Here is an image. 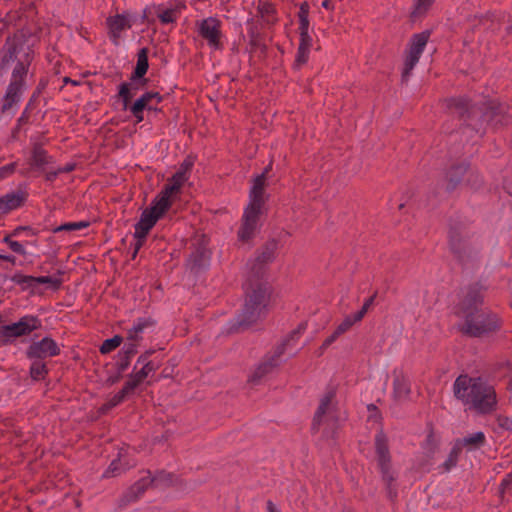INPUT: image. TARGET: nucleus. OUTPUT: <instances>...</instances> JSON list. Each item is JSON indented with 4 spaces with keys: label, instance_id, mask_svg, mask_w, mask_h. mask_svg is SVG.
Segmentation results:
<instances>
[{
    "label": "nucleus",
    "instance_id": "nucleus-59",
    "mask_svg": "<svg viewBox=\"0 0 512 512\" xmlns=\"http://www.w3.org/2000/svg\"><path fill=\"white\" fill-rule=\"evenodd\" d=\"M496 420L501 428L512 431V417L499 415Z\"/></svg>",
    "mask_w": 512,
    "mask_h": 512
},
{
    "label": "nucleus",
    "instance_id": "nucleus-22",
    "mask_svg": "<svg viewBox=\"0 0 512 512\" xmlns=\"http://www.w3.org/2000/svg\"><path fill=\"white\" fill-rule=\"evenodd\" d=\"M455 443L461 450L465 448L468 452L476 451L486 445V436L484 432L478 431L457 439Z\"/></svg>",
    "mask_w": 512,
    "mask_h": 512
},
{
    "label": "nucleus",
    "instance_id": "nucleus-47",
    "mask_svg": "<svg viewBox=\"0 0 512 512\" xmlns=\"http://www.w3.org/2000/svg\"><path fill=\"white\" fill-rule=\"evenodd\" d=\"M435 0H417L414 10L411 13L412 18L421 17L426 14Z\"/></svg>",
    "mask_w": 512,
    "mask_h": 512
},
{
    "label": "nucleus",
    "instance_id": "nucleus-14",
    "mask_svg": "<svg viewBox=\"0 0 512 512\" xmlns=\"http://www.w3.org/2000/svg\"><path fill=\"white\" fill-rule=\"evenodd\" d=\"M11 343L19 337L28 336L33 331L42 328V320L37 315L26 314L19 318L18 321L7 324Z\"/></svg>",
    "mask_w": 512,
    "mask_h": 512
},
{
    "label": "nucleus",
    "instance_id": "nucleus-33",
    "mask_svg": "<svg viewBox=\"0 0 512 512\" xmlns=\"http://www.w3.org/2000/svg\"><path fill=\"white\" fill-rule=\"evenodd\" d=\"M130 467L131 466L128 463L122 462L120 455H119L118 458L114 459L110 463L108 468L103 473L102 477L103 478H111V477L119 476L122 473H124L125 471H127L128 469H130Z\"/></svg>",
    "mask_w": 512,
    "mask_h": 512
},
{
    "label": "nucleus",
    "instance_id": "nucleus-17",
    "mask_svg": "<svg viewBox=\"0 0 512 512\" xmlns=\"http://www.w3.org/2000/svg\"><path fill=\"white\" fill-rule=\"evenodd\" d=\"M336 398V388L329 387L323 397L320 399L319 406L314 414L312 421V429L314 431H318L320 425L322 424L323 417L328 413V411L333 406V401Z\"/></svg>",
    "mask_w": 512,
    "mask_h": 512
},
{
    "label": "nucleus",
    "instance_id": "nucleus-15",
    "mask_svg": "<svg viewBox=\"0 0 512 512\" xmlns=\"http://www.w3.org/2000/svg\"><path fill=\"white\" fill-rule=\"evenodd\" d=\"M24 43L21 41H18L16 39H10L9 37L6 39L5 45L1 51L2 55L0 58V76H3L7 70L10 63L16 61L18 62V59L21 58L24 54V52L27 51V49H23ZM27 46L26 48H28Z\"/></svg>",
    "mask_w": 512,
    "mask_h": 512
},
{
    "label": "nucleus",
    "instance_id": "nucleus-12",
    "mask_svg": "<svg viewBox=\"0 0 512 512\" xmlns=\"http://www.w3.org/2000/svg\"><path fill=\"white\" fill-rule=\"evenodd\" d=\"M54 162V157L49 155L47 150L43 148V145L39 142H35L32 145L30 156L26 160L27 167L20 169L19 174L22 177H27L32 173H44L46 167L54 164Z\"/></svg>",
    "mask_w": 512,
    "mask_h": 512
},
{
    "label": "nucleus",
    "instance_id": "nucleus-29",
    "mask_svg": "<svg viewBox=\"0 0 512 512\" xmlns=\"http://www.w3.org/2000/svg\"><path fill=\"white\" fill-rule=\"evenodd\" d=\"M277 363L275 362L274 357L269 358L266 361L261 362L252 375L249 377L248 381L253 384H258L260 380L270 373L275 367Z\"/></svg>",
    "mask_w": 512,
    "mask_h": 512
},
{
    "label": "nucleus",
    "instance_id": "nucleus-50",
    "mask_svg": "<svg viewBox=\"0 0 512 512\" xmlns=\"http://www.w3.org/2000/svg\"><path fill=\"white\" fill-rule=\"evenodd\" d=\"M117 362L115 363L116 371L120 373H124L128 367L130 366L131 359L128 356L121 355L120 353L117 354Z\"/></svg>",
    "mask_w": 512,
    "mask_h": 512
},
{
    "label": "nucleus",
    "instance_id": "nucleus-21",
    "mask_svg": "<svg viewBox=\"0 0 512 512\" xmlns=\"http://www.w3.org/2000/svg\"><path fill=\"white\" fill-rule=\"evenodd\" d=\"M179 192L180 188L168 181L152 202L159 206L161 212H167L172 205L171 197Z\"/></svg>",
    "mask_w": 512,
    "mask_h": 512
},
{
    "label": "nucleus",
    "instance_id": "nucleus-42",
    "mask_svg": "<svg viewBox=\"0 0 512 512\" xmlns=\"http://www.w3.org/2000/svg\"><path fill=\"white\" fill-rule=\"evenodd\" d=\"M89 226H90L89 221L67 222V223L61 224L60 226L53 228L52 231H53V233H59L62 231L71 232V231L85 229Z\"/></svg>",
    "mask_w": 512,
    "mask_h": 512
},
{
    "label": "nucleus",
    "instance_id": "nucleus-31",
    "mask_svg": "<svg viewBox=\"0 0 512 512\" xmlns=\"http://www.w3.org/2000/svg\"><path fill=\"white\" fill-rule=\"evenodd\" d=\"M250 265V277L248 279L249 286L247 288L251 289V285L255 286L257 283H263L261 279L264 277L266 272V265L258 262L257 260H252L249 262Z\"/></svg>",
    "mask_w": 512,
    "mask_h": 512
},
{
    "label": "nucleus",
    "instance_id": "nucleus-63",
    "mask_svg": "<svg viewBox=\"0 0 512 512\" xmlns=\"http://www.w3.org/2000/svg\"><path fill=\"white\" fill-rule=\"evenodd\" d=\"M309 11H310L309 3L307 1L302 2L299 6V11H298V15H297L298 19L309 18Z\"/></svg>",
    "mask_w": 512,
    "mask_h": 512
},
{
    "label": "nucleus",
    "instance_id": "nucleus-55",
    "mask_svg": "<svg viewBox=\"0 0 512 512\" xmlns=\"http://www.w3.org/2000/svg\"><path fill=\"white\" fill-rule=\"evenodd\" d=\"M17 165V162H12L0 167V180L12 175L16 171Z\"/></svg>",
    "mask_w": 512,
    "mask_h": 512
},
{
    "label": "nucleus",
    "instance_id": "nucleus-32",
    "mask_svg": "<svg viewBox=\"0 0 512 512\" xmlns=\"http://www.w3.org/2000/svg\"><path fill=\"white\" fill-rule=\"evenodd\" d=\"M135 232H134V238L135 243L133 244V252H132V259H135L139 250L144 245L147 235L149 234L151 228L139 225L138 223L134 226Z\"/></svg>",
    "mask_w": 512,
    "mask_h": 512
},
{
    "label": "nucleus",
    "instance_id": "nucleus-38",
    "mask_svg": "<svg viewBox=\"0 0 512 512\" xmlns=\"http://www.w3.org/2000/svg\"><path fill=\"white\" fill-rule=\"evenodd\" d=\"M145 98H138L134 103L128 104V109L136 120V123H140L144 120Z\"/></svg>",
    "mask_w": 512,
    "mask_h": 512
},
{
    "label": "nucleus",
    "instance_id": "nucleus-34",
    "mask_svg": "<svg viewBox=\"0 0 512 512\" xmlns=\"http://www.w3.org/2000/svg\"><path fill=\"white\" fill-rule=\"evenodd\" d=\"M149 477V481H151V485L154 484L156 487L158 486H171L173 484L174 474L171 472H167L165 470L157 471L156 474L152 477L150 471H147Z\"/></svg>",
    "mask_w": 512,
    "mask_h": 512
},
{
    "label": "nucleus",
    "instance_id": "nucleus-16",
    "mask_svg": "<svg viewBox=\"0 0 512 512\" xmlns=\"http://www.w3.org/2000/svg\"><path fill=\"white\" fill-rule=\"evenodd\" d=\"M221 22L215 17H208L203 19L199 25V34L208 41L210 46L219 48L221 45L220 38L221 33Z\"/></svg>",
    "mask_w": 512,
    "mask_h": 512
},
{
    "label": "nucleus",
    "instance_id": "nucleus-25",
    "mask_svg": "<svg viewBox=\"0 0 512 512\" xmlns=\"http://www.w3.org/2000/svg\"><path fill=\"white\" fill-rule=\"evenodd\" d=\"M10 280L19 285L22 291H29L30 295H40L43 293L42 289L35 288L34 276L32 275H24L20 272H17L10 277Z\"/></svg>",
    "mask_w": 512,
    "mask_h": 512
},
{
    "label": "nucleus",
    "instance_id": "nucleus-46",
    "mask_svg": "<svg viewBox=\"0 0 512 512\" xmlns=\"http://www.w3.org/2000/svg\"><path fill=\"white\" fill-rule=\"evenodd\" d=\"M141 383L137 380V378H132V373L129 374V379L125 382L122 389L119 391L126 399H128L131 395L134 394L136 388Z\"/></svg>",
    "mask_w": 512,
    "mask_h": 512
},
{
    "label": "nucleus",
    "instance_id": "nucleus-54",
    "mask_svg": "<svg viewBox=\"0 0 512 512\" xmlns=\"http://www.w3.org/2000/svg\"><path fill=\"white\" fill-rule=\"evenodd\" d=\"M118 353L132 358L137 354V344L135 342L125 343Z\"/></svg>",
    "mask_w": 512,
    "mask_h": 512
},
{
    "label": "nucleus",
    "instance_id": "nucleus-40",
    "mask_svg": "<svg viewBox=\"0 0 512 512\" xmlns=\"http://www.w3.org/2000/svg\"><path fill=\"white\" fill-rule=\"evenodd\" d=\"M143 367L139 371L136 370V366L132 372V378H137V380L142 383L151 372H155L159 368L158 363H147L142 364Z\"/></svg>",
    "mask_w": 512,
    "mask_h": 512
},
{
    "label": "nucleus",
    "instance_id": "nucleus-56",
    "mask_svg": "<svg viewBox=\"0 0 512 512\" xmlns=\"http://www.w3.org/2000/svg\"><path fill=\"white\" fill-rule=\"evenodd\" d=\"M174 14H175L174 9H167V10L163 11L162 13H160L158 15V17H159L161 23L169 24V23H173L176 20Z\"/></svg>",
    "mask_w": 512,
    "mask_h": 512
},
{
    "label": "nucleus",
    "instance_id": "nucleus-62",
    "mask_svg": "<svg viewBox=\"0 0 512 512\" xmlns=\"http://www.w3.org/2000/svg\"><path fill=\"white\" fill-rule=\"evenodd\" d=\"M9 248L19 255L24 256L27 253L24 244L20 241L14 240L12 243H10Z\"/></svg>",
    "mask_w": 512,
    "mask_h": 512
},
{
    "label": "nucleus",
    "instance_id": "nucleus-28",
    "mask_svg": "<svg viewBox=\"0 0 512 512\" xmlns=\"http://www.w3.org/2000/svg\"><path fill=\"white\" fill-rule=\"evenodd\" d=\"M257 11L263 21H265L267 24L273 25L278 20L276 17V7L269 1L259 0Z\"/></svg>",
    "mask_w": 512,
    "mask_h": 512
},
{
    "label": "nucleus",
    "instance_id": "nucleus-9",
    "mask_svg": "<svg viewBox=\"0 0 512 512\" xmlns=\"http://www.w3.org/2000/svg\"><path fill=\"white\" fill-rule=\"evenodd\" d=\"M470 238L471 233L464 222L450 220L448 246L450 252L460 264H466L474 254Z\"/></svg>",
    "mask_w": 512,
    "mask_h": 512
},
{
    "label": "nucleus",
    "instance_id": "nucleus-2",
    "mask_svg": "<svg viewBox=\"0 0 512 512\" xmlns=\"http://www.w3.org/2000/svg\"><path fill=\"white\" fill-rule=\"evenodd\" d=\"M453 389L455 397L477 414L488 415L497 410L495 388L481 377L460 375L456 378Z\"/></svg>",
    "mask_w": 512,
    "mask_h": 512
},
{
    "label": "nucleus",
    "instance_id": "nucleus-27",
    "mask_svg": "<svg viewBox=\"0 0 512 512\" xmlns=\"http://www.w3.org/2000/svg\"><path fill=\"white\" fill-rule=\"evenodd\" d=\"M411 392L410 382L403 375H396L393 380V395L396 400L407 399Z\"/></svg>",
    "mask_w": 512,
    "mask_h": 512
},
{
    "label": "nucleus",
    "instance_id": "nucleus-39",
    "mask_svg": "<svg viewBox=\"0 0 512 512\" xmlns=\"http://www.w3.org/2000/svg\"><path fill=\"white\" fill-rule=\"evenodd\" d=\"M123 342V337L121 335H114L112 338H108L103 341L101 346L99 347V351L101 354H108L118 348Z\"/></svg>",
    "mask_w": 512,
    "mask_h": 512
},
{
    "label": "nucleus",
    "instance_id": "nucleus-10",
    "mask_svg": "<svg viewBox=\"0 0 512 512\" xmlns=\"http://www.w3.org/2000/svg\"><path fill=\"white\" fill-rule=\"evenodd\" d=\"M375 453L378 467L388 489L389 496L396 497V490L392 489V483L395 481L394 472L392 470V458L389 451L388 438L383 430L375 435L374 440Z\"/></svg>",
    "mask_w": 512,
    "mask_h": 512
},
{
    "label": "nucleus",
    "instance_id": "nucleus-60",
    "mask_svg": "<svg viewBox=\"0 0 512 512\" xmlns=\"http://www.w3.org/2000/svg\"><path fill=\"white\" fill-rule=\"evenodd\" d=\"M299 35L300 43L298 47L310 50L312 45V37L309 35V33H299Z\"/></svg>",
    "mask_w": 512,
    "mask_h": 512
},
{
    "label": "nucleus",
    "instance_id": "nucleus-18",
    "mask_svg": "<svg viewBox=\"0 0 512 512\" xmlns=\"http://www.w3.org/2000/svg\"><path fill=\"white\" fill-rule=\"evenodd\" d=\"M28 194L18 190L7 193L0 197V216L24 206Z\"/></svg>",
    "mask_w": 512,
    "mask_h": 512
},
{
    "label": "nucleus",
    "instance_id": "nucleus-24",
    "mask_svg": "<svg viewBox=\"0 0 512 512\" xmlns=\"http://www.w3.org/2000/svg\"><path fill=\"white\" fill-rule=\"evenodd\" d=\"M166 212H161L159 210V206L155 203L151 202V205L143 210L141 213L140 219L137 222L139 225L146 226L149 228H153L157 221L165 214Z\"/></svg>",
    "mask_w": 512,
    "mask_h": 512
},
{
    "label": "nucleus",
    "instance_id": "nucleus-45",
    "mask_svg": "<svg viewBox=\"0 0 512 512\" xmlns=\"http://www.w3.org/2000/svg\"><path fill=\"white\" fill-rule=\"evenodd\" d=\"M126 398L118 391L115 395H113L107 402H105L100 408L99 412L102 414L107 413L112 408L118 406L122 402H124Z\"/></svg>",
    "mask_w": 512,
    "mask_h": 512
},
{
    "label": "nucleus",
    "instance_id": "nucleus-44",
    "mask_svg": "<svg viewBox=\"0 0 512 512\" xmlns=\"http://www.w3.org/2000/svg\"><path fill=\"white\" fill-rule=\"evenodd\" d=\"M156 321L151 317L138 318L133 324L134 333H143L146 329L154 327Z\"/></svg>",
    "mask_w": 512,
    "mask_h": 512
},
{
    "label": "nucleus",
    "instance_id": "nucleus-20",
    "mask_svg": "<svg viewBox=\"0 0 512 512\" xmlns=\"http://www.w3.org/2000/svg\"><path fill=\"white\" fill-rule=\"evenodd\" d=\"M151 485L149 477H142L131 485L120 498V506H126L131 502L137 501Z\"/></svg>",
    "mask_w": 512,
    "mask_h": 512
},
{
    "label": "nucleus",
    "instance_id": "nucleus-37",
    "mask_svg": "<svg viewBox=\"0 0 512 512\" xmlns=\"http://www.w3.org/2000/svg\"><path fill=\"white\" fill-rule=\"evenodd\" d=\"M23 233H25L27 237H36L38 235V231L33 229L31 226H18L3 238V242L9 246L10 243L14 241L12 239L13 237H21Z\"/></svg>",
    "mask_w": 512,
    "mask_h": 512
},
{
    "label": "nucleus",
    "instance_id": "nucleus-48",
    "mask_svg": "<svg viewBox=\"0 0 512 512\" xmlns=\"http://www.w3.org/2000/svg\"><path fill=\"white\" fill-rule=\"evenodd\" d=\"M360 320H356V314L354 315H348L345 317V319L336 327V331L340 333V335L347 332L356 322H359Z\"/></svg>",
    "mask_w": 512,
    "mask_h": 512
},
{
    "label": "nucleus",
    "instance_id": "nucleus-19",
    "mask_svg": "<svg viewBox=\"0 0 512 512\" xmlns=\"http://www.w3.org/2000/svg\"><path fill=\"white\" fill-rule=\"evenodd\" d=\"M106 24L109 30V38L116 46L119 45L121 32L131 28V23L129 19L123 14L109 16L106 19Z\"/></svg>",
    "mask_w": 512,
    "mask_h": 512
},
{
    "label": "nucleus",
    "instance_id": "nucleus-8",
    "mask_svg": "<svg viewBox=\"0 0 512 512\" xmlns=\"http://www.w3.org/2000/svg\"><path fill=\"white\" fill-rule=\"evenodd\" d=\"M148 54L149 49L147 47L138 51L137 63L131 73L130 82H123L119 85L117 97L122 101L123 111H127L128 104H130L136 92L148 83V79L145 77L149 69Z\"/></svg>",
    "mask_w": 512,
    "mask_h": 512
},
{
    "label": "nucleus",
    "instance_id": "nucleus-30",
    "mask_svg": "<svg viewBox=\"0 0 512 512\" xmlns=\"http://www.w3.org/2000/svg\"><path fill=\"white\" fill-rule=\"evenodd\" d=\"M210 259L209 251L202 245H199L195 248V250L190 255V262L192 263V268L200 269L207 265Z\"/></svg>",
    "mask_w": 512,
    "mask_h": 512
},
{
    "label": "nucleus",
    "instance_id": "nucleus-5",
    "mask_svg": "<svg viewBox=\"0 0 512 512\" xmlns=\"http://www.w3.org/2000/svg\"><path fill=\"white\" fill-rule=\"evenodd\" d=\"M265 182L264 175H257L253 179V185L249 192V203L244 210L242 223L237 233L238 239L242 242L249 241L255 235L262 207L265 203Z\"/></svg>",
    "mask_w": 512,
    "mask_h": 512
},
{
    "label": "nucleus",
    "instance_id": "nucleus-41",
    "mask_svg": "<svg viewBox=\"0 0 512 512\" xmlns=\"http://www.w3.org/2000/svg\"><path fill=\"white\" fill-rule=\"evenodd\" d=\"M43 284H49L53 290H58L62 285V280L52 276H34L35 288L41 289L40 285Z\"/></svg>",
    "mask_w": 512,
    "mask_h": 512
},
{
    "label": "nucleus",
    "instance_id": "nucleus-64",
    "mask_svg": "<svg viewBox=\"0 0 512 512\" xmlns=\"http://www.w3.org/2000/svg\"><path fill=\"white\" fill-rule=\"evenodd\" d=\"M122 378H123V373H120V372L117 371L116 374L110 375L106 379L105 385L106 386H113L114 384L118 383Z\"/></svg>",
    "mask_w": 512,
    "mask_h": 512
},
{
    "label": "nucleus",
    "instance_id": "nucleus-43",
    "mask_svg": "<svg viewBox=\"0 0 512 512\" xmlns=\"http://www.w3.org/2000/svg\"><path fill=\"white\" fill-rule=\"evenodd\" d=\"M461 449L459 446L455 443L452 449L449 452L448 458L443 463V467L446 471L451 470L453 467H455L458 463L459 455L461 453Z\"/></svg>",
    "mask_w": 512,
    "mask_h": 512
},
{
    "label": "nucleus",
    "instance_id": "nucleus-11",
    "mask_svg": "<svg viewBox=\"0 0 512 512\" xmlns=\"http://www.w3.org/2000/svg\"><path fill=\"white\" fill-rule=\"evenodd\" d=\"M431 31L425 30L412 35L409 42V51L404 60V67L401 74L402 82H408L412 70L419 62L425 46L430 38Z\"/></svg>",
    "mask_w": 512,
    "mask_h": 512
},
{
    "label": "nucleus",
    "instance_id": "nucleus-23",
    "mask_svg": "<svg viewBox=\"0 0 512 512\" xmlns=\"http://www.w3.org/2000/svg\"><path fill=\"white\" fill-rule=\"evenodd\" d=\"M48 85V80L46 78H41L33 91L26 107L24 108L21 116L19 117V124H28L30 120V112L35 109L36 102L42 92L46 89Z\"/></svg>",
    "mask_w": 512,
    "mask_h": 512
},
{
    "label": "nucleus",
    "instance_id": "nucleus-53",
    "mask_svg": "<svg viewBox=\"0 0 512 512\" xmlns=\"http://www.w3.org/2000/svg\"><path fill=\"white\" fill-rule=\"evenodd\" d=\"M187 179L188 176L185 174V172L178 170L172 175V177L168 181L181 189L182 185L184 184L185 181H187Z\"/></svg>",
    "mask_w": 512,
    "mask_h": 512
},
{
    "label": "nucleus",
    "instance_id": "nucleus-49",
    "mask_svg": "<svg viewBox=\"0 0 512 512\" xmlns=\"http://www.w3.org/2000/svg\"><path fill=\"white\" fill-rule=\"evenodd\" d=\"M139 98H146V99H144V101H145V108L147 110H150L151 109L150 102L153 99H155L157 103H160V102L163 101L164 97L159 92L147 91V92L143 93Z\"/></svg>",
    "mask_w": 512,
    "mask_h": 512
},
{
    "label": "nucleus",
    "instance_id": "nucleus-1",
    "mask_svg": "<svg viewBox=\"0 0 512 512\" xmlns=\"http://www.w3.org/2000/svg\"><path fill=\"white\" fill-rule=\"evenodd\" d=\"M484 296L478 283L469 285L456 306L455 314L465 322L460 331L470 337H481L500 328L496 314L482 308Z\"/></svg>",
    "mask_w": 512,
    "mask_h": 512
},
{
    "label": "nucleus",
    "instance_id": "nucleus-36",
    "mask_svg": "<svg viewBox=\"0 0 512 512\" xmlns=\"http://www.w3.org/2000/svg\"><path fill=\"white\" fill-rule=\"evenodd\" d=\"M248 35L251 52H256L257 50H260L261 53L265 54L267 51V46L263 43L262 36L259 32H257L256 28H250L248 31Z\"/></svg>",
    "mask_w": 512,
    "mask_h": 512
},
{
    "label": "nucleus",
    "instance_id": "nucleus-58",
    "mask_svg": "<svg viewBox=\"0 0 512 512\" xmlns=\"http://www.w3.org/2000/svg\"><path fill=\"white\" fill-rule=\"evenodd\" d=\"M508 490H512V475L508 474L502 479L499 485V493L503 496Z\"/></svg>",
    "mask_w": 512,
    "mask_h": 512
},
{
    "label": "nucleus",
    "instance_id": "nucleus-26",
    "mask_svg": "<svg viewBox=\"0 0 512 512\" xmlns=\"http://www.w3.org/2000/svg\"><path fill=\"white\" fill-rule=\"evenodd\" d=\"M278 248V242L275 239L268 240L258 251L255 257L260 263L267 265L275 258V252Z\"/></svg>",
    "mask_w": 512,
    "mask_h": 512
},
{
    "label": "nucleus",
    "instance_id": "nucleus-52",
    "mask_svg": "<svg viewBox=\"0 0 512 512\" xmlns=\"http://www.w3.org/2000/svg\"><path fill=\"white\" fill-rule=\"evenodd\" d=\"M309 51L310 50H308V49L298 47L296 59H295V63H294L296 68H299L300 66H302L303 64H305L308 61Z\"/></svg>",
    "mask_w": 512,
    "mask_h": 512
},
{
    "label": "nucleus",
    "instance_id": "nucleus-6",
    "mask_svg": "<svg viewBox=\"0 0 512 512\" xmlns=\"http://www.w3.org/2000/svg\"><path fill=\"white\" fill-rule=\"evenodd\" d=\"M33 60L34 50L31 47H28L27 51L18 59L17 64L12 70L11 80L1 100V114H4L15 104L20 102L22 94L26 89V77Z\"/></svg>",
    "mask_w": 512,
    "mask_h": 512
},
{
    "label": "nucleus",
    "instance_id": "nucleus-13",
    "mask_svg": "<svg viewBox=\"0 0 512 512\" xmlns=\"http://www.w3.org/2000/svg\"><path fill=\"white\" fill-rule=\"evenodd\" d=\"M61 350L56 341L45 336L39 341L33 340L25 351L28 359L43 360L47 357H55L60 354Z\"/></svg>",
    "mask_w": 512,
    "mask_h": 512
},
{
    "label": "nucleus",
    "instance_id": "nucleus-51",
    "mask_svg": "<svg viewBox=\"0 0 512 512\" xmlns=\"http://www.w3.org/2000/svg\"><path fill=\"white\" fill-rule=\"evenodd\" d=\"M377 296V292H374V294L372 296H370L369 298H367L362 306V308L356 312V320H362L365 316V314L367 313L368 309L370 308V306L373 304L375 298Z\"/></svg>",
    "mask_w": 512,
    "mask_h": 512
},
{
    "label": "nucleus",
    "instance_id": "nucleus-3",
    "mask_svg": "<svg viewBox=\"0 0 512 512\" xmlns=\"http://www.w3.org/2000/svg\"><path fill=\"white\" fill-rule=\"evenodd\" d=\"M448 108L453 110L457 117L468 127L477 132L485 123L494 127L504 125L505 109L495 101H490L484 106H478L472 104L467 98H451L448 100Z\"/></svg>",
    "mask_w": 512,
    "mask_h": 512
},
{
    "label": "nucleus",
    "instance_id": "nucleus-35",
    "mask_svg": "<svg viewBox=\"0 0 512 512\" xmlns=\"http://www.w3.org/2000/svg\"><path fill=\"white\" fill-rule=\"evenodd\" d=\"M33 360L34 361L30 365L29 375L34 381H42L48 375L49 369L47 365L41 360Z\"/></svg>",
    "mask_w": 512,
    "mask_h": 512
},
{
    "label": "nucleus",
    "instance_id": "nucleus-57",
    "mask_svg": "<svg viewBox=\"0 0 512 512\" xmlns=\"http://www.w3.org/2000/svg\"><path fill=\"white\" fill-rule=\"evenodd\" d=\"M11 339L8 331L7 324L0 326V345L8 346L11 345Z\"/></svg>",
    "mask_w": 512,
    "mask_h": 512
},
{
    "label": "nucleus",
    "instance_id": "nucleus-4",
    "mask_svg": "<svg viewBox=\"0 0 512 512\" xmlns=\"http://www.w3.org/2000/svg\"><path fill=\"white\" fill-rule=\"evenodd\" d=\"M269 303V291L267 283L251 285L246 288V298L241 312L237 315L235 323L230 327V332L236 333L250 328L267 314Z\"/></svg>",
    "mask_w": 512,
    "mask_h": 512
},
{
    "label": "nucleus",
    "instance_id": "nucleus-7",
    "mask_svg": "<svg viewBox=\"0 0 512 512\" xmlns=\"http://www.w3.org/2000/svg\"><path fill=\"white\" fill-rule=\"evenodd\" d=\"M442 184L447 193H452L462 185L478 189L483 184L480 174L472 169L470 162H453L443 170Z\"/></svg>",
    "mask_w": 512,
    "mask_h": 512
},
{
    "label": "nucleus",
    "instance_id": "nucleus-61",
    "mask_svg": "<svg viewBox=\"0 0 512 512\" xmlns=\"http://www.w3.org/2000/svg\"><path fill=\"white\" fill-rule=\"evenodd\" d=\"M155 353L154 349H149L143 352L137 359L136 364H147V363H155L154 361L150 360V357Z\"/></svg>",
    "mask_w": 512,
    "mask_h": 512
}]
</instances>
